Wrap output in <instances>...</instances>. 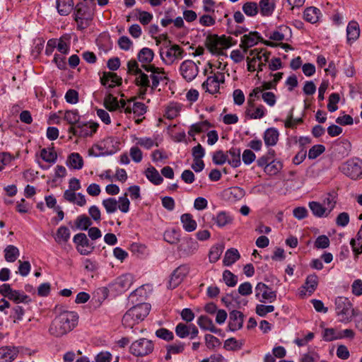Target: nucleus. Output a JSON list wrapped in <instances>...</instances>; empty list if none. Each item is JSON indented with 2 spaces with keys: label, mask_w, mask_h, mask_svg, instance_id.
Returning <instances> with one entry per match:
<instances>
[{
  "label": "nucleus",
  "mask_w": 362,
  "mask_h": 362,
  "mask_svg": "<svg viewBox=\"0 0 362 362\" xmlns=\"http://www.w3.org/2000/svg\"><path fill=\"white\" fill-rule=\"evenodd\" d=\"M144 69L151 73L150 82L149 77L145 74H140L137 76L135 81L136 84L139 87V95L141 98L145 99L144 95L148 92L152 93L156 89L159 83L168 81V74L163 68L157 67L153 64L144 65Z\"/></svg>",
  "instance_id": "1"
},
{
  "label": "nucleus",
  "mask_w": 362,
  "mask_h": 362,
  "mask_svg": "<svg viewBox=\"0 0 362 362\" xmlns=\"http://www.w3.org/2000/svg\"><path fill=\"white\" fill-rule=\"evenodd\" d=\"M78 315L75 311L64 310L49 325L48 332L55 338H61L71 332L78 325Z\"/></svg>",
  "instance_id": "2"
},
{
  "label": "nucleus",
  "mask_w": 362,
  "mask_h": 362,
  "mask_svg": "<svg viewBox=\"0 0 362 362\" xmlns=\"http://www.w3.org/2000/svg\"><path fill=\"white\" fill-rule=\"evenodd\" d=\"M234 45L233 38L226 35L209 34L206 36L204 45L214 56L225 55V52Z\"/></svg>",
  "instance_id": "3"
},
{
  "label": "nucleus",
  "mask_w": 362,
  "mask_h": 362,
  "mask_svg": "<svg viewBox=\"0 0 362 362\" xmlns=\"http://www.w3.org/2000/svg\"><path fill=\"white\" fill-rule=\"evenodd\" d=\"M271 53L266 48L256 47L251 49L246 57L247 69L250 72L262 71L268 62Z\"/></svg>",
  "instance_id": "4"
},
{
  "label": "nucleus",
  "mask_w": 362,
  "mask_h": 362,
  "mask_svg": "<svg viewBox=\"0 0 362 362\" xmlns=\"http://www.w3.org/2000/svg\"><path fill=\"white\" fill-rule=\"evenodd\" d=\"M151 310V305L146 303L136 305L129 309L122 317V325L132 328L144 320Z\"/></svg>",
  "instance_id": "5"
},
{
  "label": "nucleus",
  "mask_w": 362,
  "mask_h": 362,
  "mask_svg": "<svg viewBox=\"0 0 362 362\" xmlns=\"http://www.w3.org/2000/svg\"><path fill=\"white\" fill-rule=\"evenodd\" d=\"M274 151L270 150L267 155H263L257 160V166L262 168L264 173L270 177L277 175L283 168L282 162L274 158Z\"/></svg>",
  "instance_id": "6"
},
{
  "label": "nucleus",
  "mask_w": 362,
  "mask_h": 362,
  "mask_svg": "<svg viewBox=\"0 0 362 362\" xmlns=\"http://www.w3.org/2000/svg\"><path fill=\"white\" fill-rule=\"evenodd\" d=\"M94 15L93 5H90V1L83 0L76 6L75 21L78 28L83 30L91 23Z\"/></svg>",
  "instance_id": "7"
},
{
  "label": "nucleus",
  "mask_w": 362,
  "mask_h": 362,
  "mask_svg": "<svg viewBox=\"0 0 362 362\" xmlns=\"http://www.w3.org/2000/svg\"><path fill=\"white\" fill-rule=\"evenodd\" d=\"M226 82V77L221 72H210V75L203 82L202 87L205 92L211 95L221 93V89Z\"/></svg>",
  "instance_id": "8"
},
{
  "label": "nucleus",
  "mask_w": 362,
  "mask_h": 362,
  "mask_svg": "<svg viewBox=\"0 0 362 362\" xmlns=\"http://www.w3.org/2000/svg\"><path fill=\"white\" fill-rule=\"evenodd\" d=\"M185 56L184 49L178 45L165 46L160 51V57L167 66H171L182 59Z\"/></svg>",
  "instance_id": "9"
},
{
  "label": "nucleus",
  "mask_w": 362,
  "mask_h": 362,
  "mask_svg": "<svg viewBox=\"0 0 362 362\" xmlns=\"http://www.w3.org/2000/svg\"><path fill=\"white\" fill-rule=\"evenodd\" d=\"M341 170L353 180L359 179L362 177V160L356 157L351 158L342 164Z\"/></svg>",
  "instance_id": "10"
},
{
  "label": "nucleus",
  "mask_w": 362,
  "mask_h": 362,
  "mask_svg": "<svg viewBox=\"0 0 362 362\" xmlns=\"http://www.w3.org/2000/svg\"><path fill=\"white\" fill-rule=\"evenodd\" d=\"M267 115V108L260 103L247 100L244 116L247 119H261Z\"/></svg>",
  "instance_id": "11"
},
{
  "label": "nucleus",
  "mask_w": 362,
  "mask_h": 362,
  "mask_svg": "<svg viewBox=\"0 0 362 362\" xmlns=\"http://www.w3.org/2000/svg\"><path fill=\"white\" fill-rule=\"evenodd\" d=\"M0 294L16 303H28L30 300L29 296L23 291L13 289L8 284L0 286Z\"/></svg>",
  "instance_id": "12"
},
{
  "label": "nucleus",
  "mask_w": 362,
  "mask_h": 362,
  "mask_svg": "<svg viewBox=\"0 0 362 362\" xmlns=\"http://www.w3.org/2000/svg\"><path fill=\"white\" fill-rule=\"evenodd\" d=\"M255 296L256 299L262 303H272L276 300V292L262 282L257 284Z\"/></svg>",
  "instance_id": "13"
},
{
  "label": "nucleus",
  "mask_w": 362,
  "mask_h": 362,
  "mask_svg": "<svg viewBox=\"0 0 362 362\" xmlns=\"http://www.w3.org/2000/svg\"><path fill=\"white\" fill-rule=\"evenodd\" d=\"M154 349L152 341L141 338L134 341L129 348L131 354L136 356H144L151 354Z\"/></svg>",
  "instance_id": "14"
},
{
  "label": "nucleus",
  "mask_w": 362,
  "mask_h": 362,
  "mask_svg": "<svg viewBox=\"0 0 362 362\" xmlns=\"http://www.w3.org/2000/svg\"><path fill=\"white\" fill-rule=\"evenodd\" d=\"M336 310L341 322H349L353 316L352 305L350 301L344 297H339L336 299Z\"/></svg>",
  "instance_id": "15"
},
{
  "label": "nucleus",
  "mask_w": 362,
  "mask_h": 362,
  "mask_svg": "<svg viewBox=\"0 0 362 362\" xmlns=\"http://www.w3.org/2000/svg\"><path fill=\"white\" fill-rule=\"evenodd\" d=\"M199 71L197 64L191 59L184 60L179 66V73L187 82L192 81Z\"/></svg>",
  "instance_id": "16"
},
{
  "label": "nucleus",
  "mask_w": 362,
  "mask_h": 362,
  "mask_svg": "<svg viewBox=\"0 0 362 362\" xmlns=\"http://www.w3.org/2000/svg\"><path fill=\"white\" fill-rule=\"evenodd\" d=\"M122 107L126 115L133 114L134 117L143 116L146 112V106L140 102H136L134 98L122 101Z\"/></svg>",
  "instance_id": "17"
},
{
  "label": "nucleus",
  "mask_w": 362,
  "mask_h": 362,
  "mask_svg": "<svg viewBox=\"0 0 362 362\" xmlns=\"http://www.w3.org/2000/svg\"><path fill=\"white\" fill-rule=\"evenodd\" d=\"M337 193L334 191L327 193L322 203L318 204V217H327L336 204Z\"/></svg>",
  "instance_id": "18"
},
{
  "label": "nucleus",
  "mask_w": 362,
  "mask_h": 362,
  "mask_svg": "<svg viewBox=\"0 0 362 362\" xmlns=\"http://www.w3.org/2000/svg\"><path fill=\"white\" fill-rule=\"evenodd\" d=\"M77 252L81 255H89L94 250V246L90 243L87 236L84 233H77L73 238Z\"/></svg>",
  "instance_id": "19"
},
{
  "label": "nucleus",
  "mask_w": 362,
  "mask_h": 362,
  "mask_svg": "<svg viewBox=\"0 0 362 362\" xmlns=\"http://www.w3.org/2000/svg\"><path fill=\"white\" fill-rule=\"evenodd\" d=\"M133 283V277L131 274H126L117 277L114 282L110 285L111 291L116 293H122L127 291Z\"/></svg>",
  "instance_id": "20"
},
{
  "label": "nucleus",
  "mask_w": 362,
  "mask_h": 362,
  "mask_svg": "<svg viewBox=\"0 0 362 362\" xmlns=\"http://www.w3.org/2000/svg\"><path fill=\"white\" fill-rule=\"evenodd\" d=\"M189 272V267L186 264L179 266L174 270L169 280L168 287L174 289L177 287Z\"/></svg>",
  "instance_id": "21"
},
{
  "label": "nucleus",
  "mask_w": 362,
  "mask_h": 362,
  "mask_svg": "<svg viewBox=\"0 0 362 362\" xmlns=\"http://www.w3.org/2000/svg\"><path fill=\"white\" fill-rule=\"evenodd\" d=\"M291 35V29L286 25H281L276 30L271 32L269 35L270 40L265 41L264 44L270 47H276V43L272 42L271 40L276 42L283 41L286 37Z\"/></svg>",
  "instance_id": "22"
},
{
  "label": "nucleus",
  "mask_w": 362,
  "mask_h": 362,
  "mask_svg": "<svg viewBox=\"0 0 362 362\" xmlns=\"http://www.w3.org/2000/svg\"><path fill=\"white\" fill-rule=\"evenodd\" d=\"M153 18L152 13L135 8L127 16V21H138L141 25H147L153 21Z\"/></svg>",
  "instance_id": "23"
},
{
  "label": "nucleus",
  "mask_w": 362,
  "mask_h": 362,
  "mask_svg": "<svg viewBox=\"0 0 362 362\" xmlns=\"http://www.w3.org/2000/svg\"><path fill=\"white\" fill-rule=\"evenodd\" d=\"M37 155L43 161L49 164L48 166L40 165V168L43 170H47L51 165H54L58 157L57 153L52 146L41 148Z\"/></svg>",
  "instance_id": "24"
},
{
  "label": "nucleus",
  "mask_w": 362,
  "mask_h": 362,
  "mask_svg": "<svg viewBox=\"0 0 362 362\" xmlns=\"http://www.w3.org/2000/svg\"><path fill=\"white\" fill-rule=\"evenodd\" d=\"M100 141L107 156L116 153L121 148L120 139L117 136H107Z\"/></svg>",
  "instance_id": "25"
},
{
  "label": "nucleus",
  "mask_w": 362,
  "mask_h": 362,
  "mask_svg": "<svg viewBox=\"0 0 362 362\" xmlns=\"http://www.w3.org/2000/svg\"><path fill=\"white\" fill-rule=\"evenodd\" d=\"M317 288V276L310 275L305 284L299 288L298 295L300 298H308L313 293Z\"/></svg>",
  "instance_id": "26"
},
{
  "label": "nucleus",
  "mask_w": 362,
  "mask_h": 362,
  "mask_svg": "<svg viewBox=\"0 0 362 362\" xmlns=\"http://www.w3.org/2000/svg\"><path fill=\"white\" fill-rule=\"evenodd\" d=\"M212 221L218 228H223L231 225L233 223L234 218L230 213L220 211L213 216Z\"/></svg>",
  "instance_id": "27"
},
{
  "label": "nucleus",
  "mask_w": 362,
  "mask_h": 362,
  "mask_svg": "<svg viewBox=\"0 0 362 362\" xmlns=\"http://www.w3.org/2000/svg\"><path fill=\"white\" fill-rule=\"evenodd\" d=\"M261 36L257 32H250L247 34L243 35L240 38V47L244 52L255 45H256L260 40Z\"/></svg>",
  "instance_id": "28"
},
{
  "label": "nucleus",
  "mask_w": 362,
  "mask_h": 362,
  "mask_svg": "<svg viewBox=\"0 0 362 362\" xmlns=\"http://www.w3.org/2000/svg\"><path fill=\"white\" fill-rule=\"evenodd\" d=\"M245 195V190L239 187H229L223 192V197L230 202H236L243 198Z\"/></svg>",
  "instance_id": "29"
},
{
  "label": "nucleus",
  "mask_w": 362,
  "mask_h": 362,
  "mask_svg": "<svg viewBox=\"0 0 362 362\" xmlns=\"http://www.w3.org/2000/svg\"><path fill=\"white\" fill-rule=\"evenodd\" d=\"M18 349L16 346H5L0 347V362H12L18 356Z\"/></svg>",
  "instance_id": "30"
},
{
  "label": "nucleus",
  "mask_w": 362,
  "mask_h": 362,
  "mask_svg": "<svg viewBox=\"0 0 362 362\" xmlns=\"http://www.w3.org/2000/svg\"><path fill=\"white\" fill-rule=\"evenodd\" d=\"M279 132L275 127L267 129L263 134V139L266 146H274L277 144L279 139Z\"/></svg>",
  "instance_id": "31"
},
{
  "label": "nucleus",
  "mask_w": 362,
  "mask_h": 362,
  "mask_svg": "<svg viewBox=\"0 0 362 362\" xmlns=\"http://www.w3.org/2000/svg\"><path fill=\"white\" fill-rule=\"evenodd\" d=\"M64 198L66 201L79 206H83L86 204L85 196L81 193H76L74 191L65 190Z\"/></svg>",
  "instance_id": "32"
},
{
  "label": "nucleus",
  "mask_w": 362,
  "mask_h": 362,
  "mask_svg": "<svg viewBox=\"0 0 362 362\" xmlns=\"http://www.w3.org/2000/svg\"><path fill=\"white\" fill-rule=\"evenodd\" d=\"M66 165L69 169L79 170L83 168V158L78 153H71L66 158Z\"/></svg>",
  "instance_id": "33"
},
{
  "label": "nucleus",
  "mask_w": 362,
  "mask_h": 362,
  "mask_svg": "<svg viewBox=\"0 0 362 362\" xmlns=\"http://www.w3.org/2000/svg\"><path fill=\"white\" fill-rule=\"evenodd\" d=\"M100 80L102 84L107 88L119 86L122 83V78L114 72H105Z\"/></svg>",
  "instance_id": "34"
},
{
  "label": "nucleus",
  "mask_w": 362,
  "mask_h": 362,
  "mask_svg": "<svg viewBox=\"0 0 362 362\" xmlns=\"http://www.w3.org/2000/svg\"><path fill=\"white\" fill-rule=\"evenodd\" d=\"M98 123L89 121L83 124L78 123L77 128L79 129V134L81 136L88 137L93 135L98 131Z\"/></svg>",
  "instance_id": "35"
},
{
  "label": "nucleus",
  "mask_w": 362,
  "mask_h": 362,
  "mask_svg": "<svg viewBox=\"0 0 362 362\" xmlns=\"http://www.w3.org/2000/svg\"><path fill=\"white\" fill-rule=\"evenodd\" d=\"M243 315L238 310H233L230 313L228 327L230 331L234 332L240 329L243 327Z\"/></svg>",
  "instance_id": "36"
},
{
  "label": "nucleus",
  "mask_w": 362,
  "mask_h": 362,
  "mask_svg": "<svg viewBox=\"0 0 362 362\" xmlns=\"http://www.w3.org/2000/svg\"><path fill=\"white\" fill-rule=\"evenodd\" d=\"M180 222L183 229L188 233L194 231L197 228V223L194 219L193 216L189 213H185L181 215Z\"/></svg>",
  "instance_id": "37"
},
{
  "label": "nucleus",
  "mask_w": 362,
  "mask_h": 362,
  "mask_svg": "<svg viewBox=\"0 0 362 362\" xmlns=\"http://www.w3.org/2000/svg\"><path fill=\"white\" fill-rule=\"evenodd\" d=\"M132 142L136 146H140L146 149H150L153 146H158L155 139L151 137H138L135 134L130 136Z\"/></svg>",
  "instance_id": "38"
},
{
  "label": "nucleus",
  "mask_w": 362,
  "mask_h": 362,
  "mask_svg": "<svg viewBox=\"0 0 362 362\" xmlns=\"http://www.w3.org/2000/svg\"><path fill=\"white\" fill-rule=\"evenodd\" d=\"M228 156V163L232 168H236L240 166L241 160L240 155L241 151L239 148L232 147L226 151Z\"/></svg>",
  "instance_id": "39"
},
{
  "label": "nucleus",
  "mask_w": 362,
  "mask_h": 362,
  "mask_svg": "<svg viewBox=\"0 0 362 362\" xmlns=\"http://www.w3.org/2000/svg\"><path fill=\"white\" fill-rule=\"evenodd\" d=\"M211 127L212 124L206 120L197 122L190 126L188 134L190 136H194L198 134L207 132Z\"/></svg>",
  "instance_id": "40"
},
{
  "label": "nucleus",
  "mask_w": 362,
  "mask_h": 362,
  "mask_svg": "<svg viewBox=\"0 0 362 362\" xmlns=\"http://www.w3.org/2000/svg\"><path fill=\"white\" fill-rule=\"evenodd\" d=\"M121 99L118 100L117 98L112 94H107L104 98V105L109 111H116L122 109Z\"/></svg>",
  "instance_id": "41"
},
{
  "label": "nucleus",
  "mask_w": 362,
  "mask_h": 362,
  "mask_svg": "<svg viewBox=\"0 0 362 362\" xmlns=\"http://www.w3.org/2000/svg\"><path fill=\"white\" fill-rule=\"evenodd\" d=\"M240 258V255L238 250L235 248H230L225 252L223 264L225 266L229 267L236 262Z\"/></svg>",
  "instance_id": "42"
},
{
  "label": "nucleus",
  "mask_w": 362,
  "mask_h": 362,
  "mask_svg": "<svg viewBox=\"0 0 362 362\" xmlns=\"http://www.w3.org/2000/svg\"><path fill=\"white\" fill-rule=\"evenodd\" d=\"M144 175L146 177L155 185H159L163 181L159 172L153 166L147 168L144 172Z\"/></svg>",
  "instance_id": "43"
},
{
  "label": "nucleus",
  "mask_w": 362,
  "mask_h": 362,
  "mask_svg": "<svg viewBox=\"0 0 362 362\" xmlns=\"http://www.w3.org/2000/svg\"><path fill=\"white\" fill-rule=\"evenodd\" d=\"M197 324L202 329L208 330L216 334L218 332V329L216 327L213 321L207 316H199L197 319Z\"/></svg>",
  "instance_id": "44"
},
{
  "label": "nucleus",
  "mask_w": 362,
  "mask_h": 362,
  "mask_svg": "<svg viewBox=\"0 0 362 362\" xmlns=\"http://www.w3.org/2000/svg\"><path fill=\"white\" fill-rule=\"evenodd\" d=\"M70 237L69 228L66 226H60L57 228L54 238L58 244H63L66 243L70 239Z\"/></svg>",
  "instance_id": "45"
},
{
  "label": "nucleus",
  "mask_w": 362,
  "mask_h": 362,
  "mask_svg": "<svg viewBox=\"0 0 362 362\" xmlns=\"http://www.w3.org/2000/svg\"><path fill=\"white\" fill-rule=\"evenodd\" d=\"M139 61L144 65H149L154 57V52L148 47L142 48L137 55Z\"/></svg>",
  "instance_id": "46"
},
{
  "label": "nucleus",
  "mask_w": 362,
  "mask_h": 362,
  "mask_svg": "<svg viewBox=\"0 0 362 362\" xmlns=\"http://www.w3.org/2000/svg\"><path fill=\"white\" fill-rule=\"evenodd\" d=\"M57 9L61 16H67L73 9L72 0H57Z\"/></svg>",
  "instance_id": "47"
},
{
  "label": "nucleus",
  "mask_w": 362,
  "mask_h": 362,
  "mask_svg": "<svg viewBox=\"0 0 362 362\" xmlns=\"http://www.w3.org/2000/svg\"><path fill=\"white\" fill-rule=\"evenodd\" d=\"M347 40L349 42L357 40L360 35V28L357 22L351 21L346 28Z\"/></svg>",
  "instance_id": "48"
},
{
  "label": "nucleus",
  "mask_w": 362,
  "mask_h": 362,
  "mask_svg": "<svg viewBox=\"0 0 362 362\" xmlns=\"http://www.w3.org/2000/svg\"><path fill=\"white\" fill-rule=\"evenodd\" d=\"M131 202L127 197V192H124L117 199V208L122 214H127L130 211Z\"/></svg>",
  "instance_id": "49"
},
{
  "label": "nucleus",
  "mask_w": 362,
  "mask_h": 362,
  "mask_svg": "<svg viewBox=\"0 0 362 362\" xmlns=\"http://www.w3.org/2000/svg\"><path fill=\"white\" fill-rule=\"evenodd\" d=\"M224 247L221 244H215L212 245L209 251V261L211 263L216 262L221 257Z\"/></svg>",
  "instance_id": "50"
},
{
  "label": "nucleus",
  "mask_w": 362,
  "mask_h": 362,
  "mask_svg": "<svg viewBox=\"0 0 362 362\" xmlns=\"http://www.w3.org/2000/svg\"><path fill=\"white\" fill-rule=\"evenodd\" d=\"M4 257L8 262H14L20 255L18 248L14 245H9L4 250Z\"/></svg>",
  "instance_id": "51"
},
{
  "label": "nucleus",
  "mask_w": 362,
  "mask_h": 362,
  "mask_svg": "<svg viewBox=\"0 0 362 362\" xmlns=\"http://www.w3.org/2000/svg\"><path fill=\"white\" fill-rule=\"evenodd\" d=\"M63 119L69 124L74 125L79 122L81 115L78 110L72 109L63 112Z\"/></svg>",
  "instance_id": "52"
},
{
  "label": "nucleus",
  "mask_w": 362,
  "mask_h": 362,
  "mask_svg": "<svg viewBox=\"0 0 362 362\" xmlns=\"http://www.w3.org/2000/svg\"><path fill=\"white\" fill-rule=\"evenodd\" d=\"M260 13L264 16H271L275 8L274 0H261L259 1Z\"/></svg>",
  "instance_id": "53"
},
{
  "label": "nucleus",
  "mask_w": 362,
  "mask_h": 362,
  "mask_svg": "<svg viewBox=\"0 0 362 362\" xmlns=\"http://www.w3.org/2000/svg\"><path fill=\"white\" fill-rule=\"evenodd\" d=\"M88 156L90 157H104L107 156L105 152L103 146L101 141L94 144L88 150Z\"/></svg>",
  "instance_id": "54"
},
{
  "label": "nucleus",
  "mask_w": 362,
  "mask_h": 362,
  "mask_svg": "<svg viewBox=\"0 0 362 362\" xmlns=\"http://www.w3.org/2000/svg\"><path fill=\"white\" fill-rule=\"evenodd\" d=\"M102 206L107 214H115L117 211V199L109 197L102 201Z\"/></svg>",
  "instance_id": "55"
},
{
  "label": "nucleus",
  "mask_w": 362,
  "mask_h": 362,
  "mask_svg": "<svg viewBox=\"0 0 362 362\" xmlns=\"http://www.w3.org/2000/svg\"><path fill=\"white\" fill-rule=\"evenodd\" d=\"M181 105L178 103H170L165 108V116L168 119H174L177 117L180 112Z\"/></svg>",
  "instance_id": "56"
},
{
  "label": "nucleus",
  "mask_w": 362,
  "mask_h": 362,
  "mask_svg": "<svg viewBox=\"0 0 362 362\" xmlns=\"http://www.w3.org/2000/svg\"><path fill=\"white\" fill-rule=\"evenodd\" d=\"M228 156L226 152L222 150H218L212 153V161L216 165H223L225 163H228Z\"/></svg>",
  "instance_id": "57"
},
{
  "label": "nucleus",
  "mask_w": 362,
  "mask_h": 362,
  "mask_svg": "<svg viewBox=\"0 0 362 362\" xmlns=\"http://www.w3.org/2000/svg\"><path fill=\"white\" fill-rule=\"evenodd\" d=\"M322 337L324 340L330 341L341 339V332H338L333 328H325L322 332Z\"/></svg>",
  "instance_id": "58"
},
{
  "label": "nucleus",
  "mask_w": 362,
  "mask_h": 362,
  "mask_svg": "<svg viewBox=\"0 0 362 362\" xmlns=\"http://www.w3.org/2000/svg\"><path fill=\"white\" fill-rule=\"evenodd\" d=\"M208 65L210 69H213L211 72H221L223 73L224 76L226 78V76H228L229 74L228 69V64L226 62H217L212 64L211 62H208Z\"/></svg>",
  "instance_id": "59"
},
{
  "label": "nucleus",
  "mask_w": 362,
  "mask_h": 362,
  "mask_svg": "<svg viewBox=\"0 0 362 362\" xmlns=\"http://www.w3.org/2000/svg\"><path fill=\"white\" fill-rule=\"evenodd\" d=\"M242 9L244 13L249 17L255 16L259 11L257 4L252 1L245 3L243 5Z\"/></svg>",
  "instance_id": "60"
},
{
  "label": "nucleus",
  "mask_w": 362,
  "mask_h": 362,
  "mask_svg": "<svg viewBox=\"0 0 362 362\" xmlns=\"http://www.w3.org/2000/svg\"><path fill=\"white\" fill-rule=\"evenodd\" d=\"M163 238L170 244H176L180 240V234L174 228L168 229L165 231Z\"/></svg>",
  "instance_id": "61"
},
{
  "label": "nucleus",
  "mask_w": 362,
  "mask_h": 362,
  "mask_svg": "<svg viewBox=\"0 0 362 362\" xmlns=\"http://www.w3.org/2000/svg\"><path fill=\"white\" fill-rule=\"evenodd\" d=\"M75 225L79 230H86L92 225V221L87 216L81 215L77 217Z\"/></svg>",
  "instance_id": "62"
},
{
  "label": "nucleus",
  "mask_w": 362,
  "mask_h": 362,
  "mask_svg": "<svg viewBox=\"0 0 362 362\" xmlns=\"http://www.w3.org/2000/svg\"><path fill=\"white\" fill-rule=\"evenodd\" d=\"M303 19L310 23H317V8L314 6L306 8L303 12Z\"/></svg>",
  "instance_id": "63"
},
{
  "label": "nucleus",
  "mask_w": 362,
  "mask_h": 362,
  "mask_svg": "<svg viewBox=\"0 0 362 362\" xmlns=\"http://www.w3.org/2000/svg\"><path fill=\"white\" fill-rule=\"evenodd\" d=\"M212 13H207L202 15L199 18V23L204 27H211L214 26L216 20V18L211 15Z\"/></svg>",
  "instance_id": "64"
}]
</instances>
